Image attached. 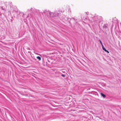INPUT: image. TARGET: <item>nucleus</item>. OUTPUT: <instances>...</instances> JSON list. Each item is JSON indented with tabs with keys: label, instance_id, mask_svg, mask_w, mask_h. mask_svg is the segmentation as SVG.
Instances as JSON below:
<instances>
[{
	"label": "nucleus",
	"instance_id": "1",
	"mask_svg": "<svg viewBox=\"0 0 121 121\" xmlns=\"http://www.w3.org/2000/svg\"><path fill=\"white\" fill-rule=\"evenodd\" d=\"M50 16L51 17H53L55 16L54 13H49Z\"/></svg>",
	"mask_w": 121,
	"mask_h": 121
},
{
	"label": "nucleus",
	"instance_id": "2",
	"mask_svg": "<svg viewBox=\"0 0 121 121\" xmlns=\"http://www.w3.org/2000/svg\"><path fill=\"white\" fill-rule=\"evenodd\" d=\"M100 94L102 96V97H103L104 98H105L106 97V95L104 94H103L102 93H100Z\"/></svg>",
	"mask_w": 121,
	"mask_h": 121
},
{
	"label": "nucleus",
	"instance_id": "3",
	"mask_svg": "<svg viewBox=\"0 0 121 121\" xmlns=\"http://www.w3.org/2000/svg\"><path fill=\"white\" fill-rule=\"evenodd\" d=\"M36 58L37 59H38L39 60H41V58L40 56H37L36 57Z\"/></svg>",
	"mask_w": 121,
	"mask_h": 121
},
{
	"label": "nucleus",
	"instance_id": "4",
	"mask_svg": "<svg viewBox=\"0 0 121 121\" xmlns=\"http://www.w3.org/2000/svg\"><path fill=\"white\" fill-rule=\"evenodd\" d=\"M102 47L103 49V50H104V51H105L106 50V49H105V48L104 47L103 45H102Z\"/></svg>",
	"mask_w": 121,
	"mask_h": 121
},
{
	"label": "nucleus",
	"instance_id": "5",
	"mask_svg": "<svg viewBox=\"0 0 121 121\" xmlns=\"http://www.w3.org/2000/svg\"><path fill=\"white\" fill-rule=\"evenodd\" d=\"M99 41L100 42V43L101 44V45H102H102H103V44H102V43L101 41L100 40H99Z\"/></svg>",
	"mask_w": 121,
	"mask_h": 121
},
{
	"label": "nucleus",
	"instance_id": "6",
	"mask_svg": "<svg viewBox=\"0 0 121 121\" xmlns=\"http://www.w3.org/2000/svg\"><path fill=\"white\" fill-rule=\"evenodd\" d=\"M105 51L106 52H107L108 53H109V51H108L107 50H106Z\"/></svg>",
	"mask_w": 121,
	"mask_h": 121
},
{
	"label": "nucleus",
	"instance_id": "7",
	"mask_svg": "<svg viewBox=\"0 0 121 121\" xmlns=\"http://www.w3.org/2000/svg\"><path fill=\"white\" fill-rule=\"evenodd\" d=\"M62 77H65V75H64L63 74H62Z\"/></svg>",
	"mask_w": 121,
	"mask_h": 121
}]
</instances>
